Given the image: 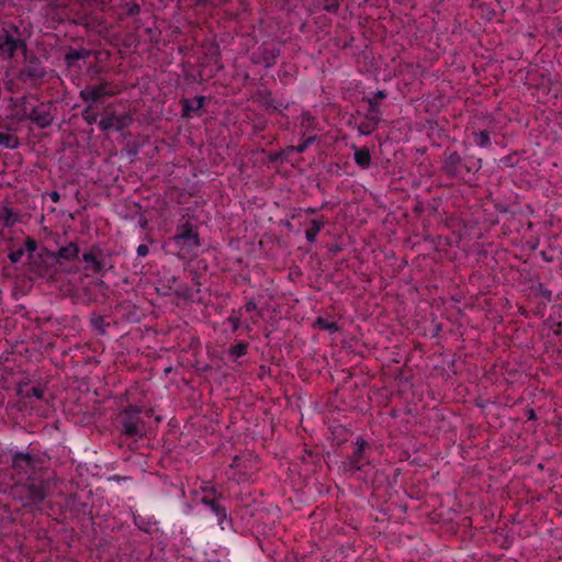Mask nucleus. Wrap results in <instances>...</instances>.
<instances>
[{
    "label": "nucleus",
    "mask_w": 562,
    "mask_h": 562,
    "mask_svg": "<svg viewBox=\"0 0 562 562\" xmlns=\"http://www.w3.org/2000/svg\"><path fill=\"white\" fill-rule=\"evenodd\" d=\"M481 169V159L462 158L457 151H446L442 171L452 178L465 179Z\"/></svg>",
    "instance_id": "f257e3e1"
},
{
    "label": "nucleus",
    "mask_w": 562,
    "mask_h": 562,
    "mask_svg": "<svg viewBox=\"0 0 562 562\" xmlns=\"http://www.w3.org/2000/svg\"><path fill=\"white\" fill-rule=\"evenodd\" d=\"M196 499L202 504L209 506L212 513L216 516L220 524L226 519V510L216 501V490L210 482H202L200 492L196 493Z\"/></svg>",
    "instance_id": "f03ea898"
},
{
    "label": "nucleus",
    "mask_w": 562,
    "mask_h": 562,
    "mask_svg": "<svg viewBox=\"0 0 562 562\" xmlns=\"http://www.w3.org/2000/svg\"><path fill=\"white\" fill-rule=\"evenodd\" d=\"M257 458L252 454L236 456L231 463L232 470L238 471V476L234 477L237 482L248 481L251 474L257 470Z\"/></svg>",
    "instance_id": "7ed1b4c3"
},
{
    "label": "nucleus",
    "mask_w": 562,
    "mask_h": 562,
    "mask_svg": "<svg viewBox=\"0 0 562 562\" xmlns=\"http://www.w3.org/2000/svg\"><path fill=\"white\" fill-rule=\"evenodd\" d=\"M122 427L123 432L128 437H143L146 431L138 411H125L122 417Z\"/></svg>",
    "instance_id": "20e7f679"
},
{
    "label": "nucleus",
    "mask_w": 562,
    "mask_h": 562,
    "mask_svg": "<svg viewBox=\"0 0 562 562\" xmlns=\"http://www.w3.org/2000/svg\"><path fill=\"white\" fill-rule=\"evenodd\" d=\"M200 246L199 235L192 228L183 227L178 232V256L188 257Z\"/></svg>",
    "instance_id": "39448f33"
},
{
    "label": "nucleus",
    "mask_w": 562,
    "mask_h": 562,
    "mask_svg": "<svg viewBox=\"0 0 562 562\" xmlns=\"http://www.w3.org/2000/svg\"><path fill=\"white\" fill-rule=\"evenodd\" d=\"M117 93L115 87L108 82H101L93 87H88L80 91V98L86 102L94 103L102 98L113 97Z\"/></svg>",
    "instance_id": "423d86ee"
},
{
    "label": "nucleus",
    "mask_w": 562,
    "mask_h": 562,
    "mask_svg": "<svg viewBox=\"0 0 562 562\" xmlns=\"http://www.w3.org/2000/svg\"><path fill=\"white\" fill-rule=\"evenodd\" d=\"M20 44L21 41L16 30L4 29L0 32V56L11 58Z\"/></svg>",
    "instance_id": "0eeeda50"
},
{
    "label": "nucleus",
    "mask_w": 562,
    "mask_h": 562,
    "mask_svg": "<svg viewBox=\"0 0 562 562\" xmlns=\"http://www.w3.org/2000/svg\"><path fill=\"white\" fill-rule=\"evenodd\" d=\"M29 119L41 128L49 126L54 120L52 106L47 103H40L35 105L29 114Z\"/></svg>",
    "instance_id": "6e6552de"
},
{
    "label": "nucleus",
    "mask_w": 562,
    "mask_h": 562,
    "mask_svg": "<svg viewBox=\"0 0 562 562\" xmlns=\"http://www.w3.org/2000/svg\"><path fill=\"white\" fill-rule=\"evenodd\" d=\"M82 259L85 262L89 263L86 268L91 269L94 273H104L111 268L101 256V250H97L95 248L85 252Z\"/></svg>",
    "instance_id": "1a4fd4ad"
},
{
    "label": "nucleus",
    "mask_w": 562,
    "mask_h": 562,
    "mask_svg": "<svg viewBox=\"0 0 562 562\" xmlns=\"http://www.w3.org/2000/svg\"><path fill=\"white\" fill-rule=\"evenodd\" d=\"M132 117L127 114L115 115L111 114L102 117L99 122V126L102 131L117 130L121 131L130 125Z\"/></svg>",
    "instance_id": "9d476101"
},
{
    "label": "nucleus",
    "mask_w": 562,
    "mask_h": 562,
    "mask_svg": "<svg viewBox=\"0 0 562 562\" xmlns=\"http://www.w3.org/2000/svg\"><path fill=\"white\" fill-rule=\"evenodd\" d=\"M356 443L357 448L345 465L349 471H358L364 463V449L368 442L364 439L358 438Z\"/></svg>",
    "instance_id": "9b49d317"
},
{
    "label": "nucleus",
    "mask_w": 562,
    "mask_h": 562,
    "mask_svg": "<svg viewBox=\"0 0 562 562\" xmlns=\"http://www.w3.org/2000/svg\"><path fill=\"white\" fill-rule=\"evenodd\" d=\"M205 98L203 95H195L192 99H186L182 101V115L184 117H193L200 115L201 109L204 105Z\"/></svg>",
    "instance_id": "f8f14e48"
},
{
    "label": "nucleus",
    "mask_w": 562,
    "mask_h": 562,
    "mask_svg": "<svg viewBox=\"0 0 562 562\" xmlns=\"http://www.w3.org/2000/svg\"><path fill=\"white\" fill-rule=\"evenodd\" d=\"M30 501L34 504H38L45 499L46 493L42 483H32L27 486Z\"/></svg>",
    "instance_id": "ddd939ff"
},
{
    "label": "nucleus",
    "mask_w": 562,
    "mask_h": 562,
    "mask_svg": "<svg viewBox=\"0 0 562 562\" xmlns=\"http://www.w3.org/2000/svg\"><path fill=\"white\" fill-rule=\"evenodd\" d=\"M353 159L361 169H368L371 166V154L366 147L357 149Z\"/></svg>",
    "instance_id": "4468645a"
},
{
    "label": "nucleus",
    "mask_w": 562,
    "mask_h": 562,
    "mask_svg": "<svg viewBox=\"0 0 562 562\" xmlns=\"http://www.w3.org/2000/svg\"><path fill=\"white\" fill-rule=\"evenodd\" d=\"M33 459L29 453H15L13 457V467L20 470H27L32 467Z\"/></svg>",
    "instance_id": "2eb2a0df"
},
{
    "label": "nucleus",
    "mask_w": 562,
    "mask_h": 562,
    "mask_svg": "<svg viewBox=\"0 0 562 562\" xmlns=\"http://www.w3.org/2000/svg\"><path fill=\"white\" fill-rule=\"evenodd\" d=\"M324 227V222L318 220H312L310 227L305 231V237L308 243L313 244L321 229Z\"/></svg>",
    "instance_id": "dca6fc26"
},
{
    "label": "nucleus",
    "mask_w": 562,
    "mask_h": 562,
    "mask_svg": "<svg viewBox=\"0 0 562 562\" xmlns=\"http://www.w3.org/2000/svg\"><path fill=\"white\" fill-rule=\"evenodd\" d=\"M79 247L76 243H69L66 246H63L58 250V256L63 259L70 260L78 256Z\"/></svg>",
    "instance_id": "f3484780"
},
{
    "label": "nucleus",
    "mask_w": 562,
    "mask_h": 562,
    "mask_svg": "<svg viewBox=\"0 0 562 562\" xmlns=\"http://www.w3.org/2000/svg\"><path fill=\"white\" fill-rule=\"evenodd\" d=\"M0 146L10 149H15L19 147V139L13 134L0 132Z\"/></svg>",
    "instance_id": "a211bd4d"
},
{
    "label": "nucleus",
    "mask_w": 562,
    "mask_h": 562,
    "mask_svg": "<svg viewBox=\"0 0 562 562\" xmlns=\"http://www.w3.org/2000/svg\"><path fill=\"white\" fill-rule=\"evenodd\" d=\"M247 350L248 345L246 342L240 341L234 346H231L227 350V353L233 360H236L245 356L247 353Z\"/></svg>",
    "instance_id": "6ab92c4d"
},
{
    "label": "nucleus",
    "mask_w": 562,
    "mask_h": 562,
    "mask_svg": "<svg viewBox=\"0 0 562 562\" xmlns=\"http://www.w3.org/2000/svg\"><path fill=\"white\" fill-rule=\"evenodd\" d=\"M475 145L480 147H487L491 145L490 133L487 131H480L473 134Z\"/></svg>",
    "instance_id": "aec40b11"
},
{
    "label": "nucleus",
    "mask_w": 562,
    "mask_h": 562,
    "mask_svg": "<svg viewBox=\"0 0 562 562\" xmlns=\"http://www.w3.org/2000/svg\"><path fill=\"white\" fill-rule=\"evenodd\" d=\"M0 220L8 227L14 225L18 221V215L13 213L10 209L4 207L0 214Z\"/></svg>",
    "instance_id": "412c9836"
},
{
    "label": "nucleus",
    "mask_w": 562,
    "mask_h": 562,
    "mask_svg": "<svg viewBox=\"0 0 562 562\" xmlns=\"http://www.w3.org/2000/svg\"><path fill=\"white\" fill-rule=\"evenodd\" d=\"M82 117L89 125H92L98 121V115L94 112H92L91 105H89L82 111Z\"/></svg>",
    "instance_id": "4be33fe9"
},
{
    "label": "nucleus",
    "mask_w": 562,
    "mask_h": 562,
    "mask_svg": "<svg viewBox=\"0 0 562 562\" xmlns=\"http://www.w3.org/2000/svg\"><path fill=\"white\" fill-rule=\"evenodd\" d=\"M316 324L318 325L319 328L325 330H337V325L334 322H330L323 317H318L316 319Z\"/></svg>",
    "instance_id": "5701e85b"
},
{
    "label": "nucleus",
    "mask_w": 562,
    "mask_h": 562,
    "mask_svg": "<svg viewBox=\"0 0 562 562\" xmlns=\"http://www.w3.org/2000/svg\"><path fill=\"white\" fill-rule=\"evenodd\" d=\"M86 52L85 50H75V52H71V53H68L66 55V59L68 61V64H71L74 60H79L81 58H83L86 56Z\"/></svg>",
    "instance_id": "b1692460"
},
{
    "label": "nucleus",
    "mask_w": 562,
    "mask_h": 562,
    "mask_svg": "<svg viewBox=\"0 0 562 562\" xmlns=\"http://www.w3.org/2000/svg\"><path fill=\"white\" fill-rule=\"evenodd\" d=\"M314 137H308L306 140H304L303 143L299 144L296 146V151L297 153H303L313 142H314Z\"/></svg>",
    "instance_id": "393cba45"
},
{
    "label": "nucleus",
    "mask_w": 562,
    "mask_h": 562,
    "mask_svg": "<svg viewBox=\"0 0 562 562\" xmlns=\"http://www.w3.org/2000/svg\"><path fill=\"white\" fill-rule=\"evenodd\" d=\"M228 323L231 324L232 326V329L234 331H236L239 326H240V321H239V317L238 316H234V315H231L228 318H227Z\"/></svg>",
    "instance_id": "a878e982"
},
{
    "label": "nucleus",
    "mask_w": 562,
    "mask_h": 562,
    "mask_svg": "<svg viewBox=\"0 0 562 562\" xmlns=\"http://www.w3.org/2000/svg\"><path fill=\"white\" fill-rule=\"evenodd\" d=\"M30 395L41 400L43 397V395H44V391L40 386H34V387L31 389Z\"/></svg>",
    "instance_id": "bb28decb"
},
{
    "label": "nucleus",
    "mask_w": 562,
    "mask_h": 562,
    "mask_svg": "<svg viewBox=\"0 0 562 562\" xmlns=\"http://www.w3.org/2000/svg\"><path fill=\"white\" fill-rule=\"evenodd\" d=\"M373 128L369 124H361L359 126V132L362 135H370L372 133Z\"/></svg>",
    "instance_id": "cd10ccee"
},
{
    "label": "nucleus",
    "mask_w": 562,
    "mask_h": 562,
    "mask_svg": "<svg viewBox=\"0 0 562 562\" xmlns=\"http://www.w3.org/2000/svg\"><path fill=\"white\" fill-rule=\"evenodd\" d=\"M339 7L337 1H333L324 7L327 12H336Z\"/></svg>",
    "instance_id": "c85d7f7f"
},
{
    "label": "nucleus",
    "mask_w": 562,
    "mask_h": 562,
    "mask_svg": "<svg viewBox=\"0 0 562 562\" xmlns=\"http://www.w3.org/2000/svg\"><path fill=\"white\" fill-rule=\"evenodd\" d=\"M136 251L139 257H145L148 255L149 249L146 245H139Z\"/></svg>",
    "instance_id": "c756f323"
},
{
    "label": "nucleus",
    "mask_w": 562,
    "mask_h": 562,
    "mask_svg": "<svg viewBox=\"0 0 562 562\" xmlns=\"http://www.w3.org/2000/svg\"><path fill=\"white\" fill-rule=\"evenodd\" d=\"M245 310L247 312H254L257 310V303L252 300H249L248 302H246L245 304Z\"/></svg>",
    "instance_id": "7c9ffc66"
},
{
    "label": "nucleus",
    "mask_w": 562,
    "mask_h": 562,
    "mask_svg": "<svg viewBox=\"0 0 562 562\" xmlns=\"http://www.w3.org/2000/svg\"><path fill=\"white\" fill-rule=\"evenodd\" d=\"M21 255H22V252H13V254H11L10 255L11 261L12 262H16L20 259Z\"/></svg>",
    "instance_id": "2f4dec72"
},
{
    "label": "nucleus",
    "mask_w": 562,
    "mask_h": 562,
    "mask_svg": "<svg viewBox=\"0 0 562 562\" xmlns=\"http://www.w3.org/2000/svg\"><path fill=\"white\" fill-rule=\"evenodd\" d=\"M369 104H370V110H371L372 112H375V111H376V109H378V102H376V101H374V100H370V101H369Z\"/></svg>",
    "instance_id": "473e14b6"
},
{
    "label": "nucleus",
    "mask_w": 562,
    "mask_h": 562,
    "mask_svg": "<svg viewBox=\"0 0 562 562\" xmlns=\"http://www.w3.org/2000/svg\"><path fill=\"white\" fill-rule=\"evenodd\" d=\"M59 193L57 191H53L50 193V199L54 201V202H58L59 201Z\"/></svg>",
    "instance_id": "72a5a7b5"
},
{
    "label": "nucleus",
    "mask_w": 562,
    "mask_h": 562,
    "mask_svg": "<svg viewBox=\"0 0 562 562\" xmlns=\"http://www.w3.org/2000/svg\"><path fill=\"white\" fill-rule=\"evenodd\" d=\"M375 97H376V98H380V99H384V98H385V93H384V91L379 90V91L375 93Z\"/></svg>",
    "instance_id": "f704fd0d"
},
{
    "label": "nucleus",
    "mask_w": 562,
    "mask_h": 562,
    "mask_svg": "<svg viewBox=\"0 0 562 562\" xmlns=\"http://www.w3.org/2000/svg\"><path fill=\"white\" fill-rule=\"evenodd\" d=\"M166 372H170L171 371V368H166L165 369Z\"/></svg>",
    "instance_id": "c9c22d12"
}]
</instances>
